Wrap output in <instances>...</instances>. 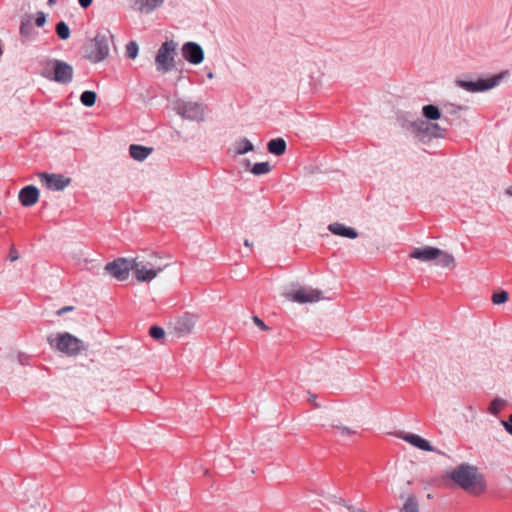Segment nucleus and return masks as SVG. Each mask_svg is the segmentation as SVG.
<instances>
[{"instance_id": "47", "label": "nucleus", "mask_w": 512, "mask_h": 512, "mask_svg": "<svg viewBox=\"0 0 512 512\" xmlns=\"http://www.w3.org/2000/svg\"><path fill=\"white\" fill-rule=\"evenodd\" d=\"M506 194L512 197V187L506 189Z\"/></svg>"}, {"instance_id": "22", "label": "nucleus", "mask_w": 512, "mask_h": 512, "mask_svg": "<svg viewBox=\"0 0 512 512\" xmlns=\"http://www.w3.org/2000/svg\"><path fill=\"white\" fill-rule=\"evenodd\" d=\"M437 264L444 267V268H450L453 269L456 267V261L452 254L441 250V254L438 256Z\"/></svg>"}, {"instance_id": "44", "label": "nucleus", "mask_w": 512, "mask_h": 512, "mask_svg": "<svg viewBox=\"0 0 512 512\" xmlns=\"http://www.w3.org/2000/svg\"><path fill=\"white\" fill-rule=\"evenodd\" d=\"M311 404H313L315 407H318V404L316 403V395L308 392V399Z\"/></svg>"}, {"instance_id": "24", "label": "nucleus", "mask_w": 512, "mask_h": 512, "mask_svg": "<svg viewBox=\"0 0 512 512\" xmlns=\"http://www.w3.org/2000/svg\"><path fill=\"white\" fill-rule=\"evenodd\" d=\"M234 150L237 155H243L253 151L254 146L247 138H242L234 144Z\"/></svg>"}, {"instance_id": "12", "label": "nucleus", "mask_w": 512, "mask_h": 512, "mask_svg": "<svg viewBox=\"0 0 512 512\" xmlns=\"http://www.w3.org/2000/svg\"><path fill=\"white\" fill-rule=\"evenodd\" d=\"M182 57L192 65H199L204 60L202 47L195 42H186L181 48Z\"/></svg>"}, {"instance_id": "31", "label": "nucleus", "mask_w": 512, "mask_h": 512, "mask_svg": "<svg viewBox=\"0 0 512 512\" xmlns=\"http://www.w3.org/2000/svg\"><path fill=\"white\" fill-rule=\"evenodd\" d=\"M325 500L328 502L329 505H339L345 507L346 509L349 505V503L345 499L332 494L326 495Z\"/></svg>"}, {"instance_id": "20", "label": "nucleus", "mask_w": 512, "mask_h": 512, "mask_svg": "<svg viewBox=\"0 0 512 512\" xmlns=\"http://www.w3.org/2000/svg\"><path fill=\"white\" fill-rule=\"evenodd\" d=\"M401 498L404 499V503L399 512H420L419 500L415 494L411 493L405 497L401 496Z\"/></svg>"}, {"instance_id": "50", "label": "nucleus", "mask_w": 512, "mask_h": 512, "mask_svg": "<svg viewBox=\"0 0 512 512\" xmlns=\"http://www.w3.org/2000/svg\"><path fill=\"white\" fill-rule=\"evenodd\" d=\"M55 2H56V0H48V4H49V5H52V4H54Z\"/></svg>"}, {"instance_id": "2", "label": "nucleus", "mask_w": 512, "mask_h": 512, "mask_svg": "<svg viewBox=\"0 0 512 512\" xmlns=\"http://www.w3.org/2000/svg\"><path fill=\"white\" fill-rule=\"evenodd\" d=\"M133 273L137 281L150 282L154 280L166 266L161 265L156 255L137 256L132 258Z\"/></svg>"}, {"instance_id": "16", "label": "nucleus", "mask_w": 512, "mask_h": 512, "mask_svg": "<svg viewBox=\"0 0 512 512\" xmlns=\"http://www.w3.org/2000/svg\"><path fill=\"white\" fill-rule=\"evenodd\" d=\"M400 438L414 447L428 452H434L435 448L424 438L413 433H401Z\"/></svg>"}, {"instance_id": "39", "label": "nucleus", "mask_w": 512, "mask_h": 512, "mask_svg": "<svg viewBox=\"0 0 512 512\" xmlns=\"http://www.w3.org/2000/svg\"><path fill=\"white\" fill-rule=\"evenodd\" d=\"M55 32H70V29L65 21H59L56 24Z\"/></svg>"}, {"instance_id": "36", "label": "nucleus", "mask_w": 512, "mask_h": 512, "mask_svg": "<svg viewBox=\"0 0 512 512\" xmlns=\"http://www.w3.org/2000/svg\"><path fill=\"white\" fill-rule=\"evenodd\" d=\"M334 428L337 430V432L343 436V437H346V436H351L353 434H355L356 432L354 430H352L351 428L347 427V426H343V425H336L334 426Z\"/></svg>"}, {"instance_id": "8", "label": "nucleus", "mask_w": 512, "mask_h": 512, "mask_svg": "<svg viewBox=\"0 0 512 512\" xmlns=\"http://www.w3.org/2000/svg\"><path fill=\"white\" fill-rule=\"evenodd\" d=\"M501 79H502L501 75H496V76H493V77L487 78V79H478L476 81L457 79L455 81V84H456V86H458L468 92L475 93V92H483V91H486V90L496 87L499 84Z\"/></svg>"}, {"instance_id": "49", "label": "nucleus", "mask_w": 512, "mask_h": 512, "mask_svg": "<svg viewBox=\"0 0 512 512\" xmlns=\"http://www.w3.org/2000/svg\"><path fill=\"white\" fill-rule=\"evenodd\" d=\"M207 77H208L209 79H212V78L214 77L213 72H209V73L207 74Z\"/></svg>"}, {"instance_id": "1", "label": "nucleus", "mask_w": 512, "mask_h": 512, "mask_svg": "<svg viewBox=\"0 0 512 512\" xmlns=\"http://www.w3.org/2000/svg\"><path fill=\"white\" fill-rule=\"evenodd\" d=\"M449 478L457 486L471 494L478 495L487 489L485 476L479 472L476 466L468 463H462L455 467L449 473Z\"/></svg>"}, {"instance_id": "6", "label": "nucleus", "mask_w": 512, "mask_h": 512, "mask_svg": "<svg viewBox=\"0 0 512 512\" xmlns=\"http://www.w3.org/2000/svg\"><path fill=\"white\" fill-rule=\"evenodd\" d=\"M287 300L299 304L316 303L321 300H330V297L324 296L323 292L307 286L296 285L284 292Z\"/></svg>"}, {"instance_id": "11", "label": "nucleus", "mask_w": 512, "mask_h": 512, "mask_svg": "<svg viewBox=\"0 0 512 512\" xmlns=\"http://www.w3.org/2000/svg\"><path fill=\"white\" fill-rule=\"evenodd\" d=\"M105 270L119 281L128 279L133 270L132 258H118L105 266Z\"/></svg>"}, {"instance_id": "18", "label": "nucleus", "mask_w": 512, "mask_h": 512, "mask_svg": "<svg viewBox=\"0 0 512 512\" xmlns=\"http://www.w3.org/2000/svg\"><path fill=\"white\" fill-rule=\"evenodd\" d=\"M153 152L152 147L132 144L129 146V154L135 161L142 162L147 159Z\"/></svg>"}, {"instance_id": "17", "label": "nucleus", "mask_w": 512, "mask_h": 512, "mask_svg": "<svg viewBox=\"0 0 512 512\" xmlns=\"http://www.w3.org/2000/svg\"><path fill=\"white\" fill-rule=\"evenodd\" d=\"M328 230L334 235L349 239H355L358 237V232L354 228L348 227L339 222L329 224Z\"/></svg>"}, {"instance_id": "37", "label": "nucleus", "mask_w": 512, "mask_h": 512, "mask_svg": "<svg viewBox=\"0 0 512 512\" xmlns=\"http://www.w3.org/2000/svg\"><path fill=\"white\" fill-rule=\"evenodd\" d=\"M46 20L47 15L44 12L39 11L37 12L36 17L34 18V23L37 27H42L46 23Z\"/></svg>"}, {"instance_id": "30", "label": "nucleus", "mask_w": 512, "mask_h": 512, "mask_svg": "<svg viewBox=\"0 0 512 512\" xmlns=\"http://www.w3.org/2000/svg\"><path fill=\"white\" fill-rule=\"evenodd\" d=\"M34 17L31 14H25L21 19L19 32H29L32 28Z\"/></svg>"}, {"instance_id": "34", "label": "nucleus", "mask_w": 512, "mask_h": 512, "mask_svg": "<svg viewBox=\"0 0 512 512\" xmlns=\"http://www.w3.org/2000/svg\"><path fill=\"white\" fill-rule=\"evenodd\" d=\"M507 300H508V293L506 291H500L498 293H494L492 296V302L495 305L503 304Z\"/></svg>"}, {"instance_id": "41", "label": "nucleus", "mask_w": 512, "mask_h": 512, "mask_svg": "<svg viewBox=\"0 0 512 512\" xmlns=\"http://www.w3.org/2000/svg\"><path fill=\"white\" fill-rule=\"evenodd\" d=\"M9 259L10 261L14 262L19 259V254L14 246H11L9 251Z\"/></svg>"}, {"instance_id": "42", "label": "nucleus", "mask_w": 512, "mask_h": 512, "mask_svg": "<svg viewBox=\"0 0 512 512\" xmlns=\"http://www.w3.org/2000/svg\"><path fill=\"white\" fill-rule=\"evenodd\" d=\"M72 310H73V307H72V306H65V307H63V308L59 309V310L56 312V314H57L58 316H61L62 314L66 313V312H69V311H72Z\"/></svg>"}, {"instance_id": "45", "label": "nucleus", "mask_w": 512, "mask_h": 512, "mask_svg": "<svg viewBox=\"0 0 512 512\" xmlns=\"http://www.w3.org/2000/svg\"><path fill=\"white\" fill-rule=\"evenodd\" d=\"M347 510L350 512H367L364 509L356 508L355 506H353L351 504L348 505Z\"/></svg>"}, {"instance_id": "14", "label": "nucleus", "mask_w": 512, "mask_h": 512, "mask_svg": "<svg viewBox=\"0 0 512 512\" xmlns=\"http://www.w3.org/2000/svg\"><path fill=\"white\" fill-rule=\"evenodd\" d=\"M440 254L441 249L439 248L432 246H423L414 248L409 256L422 262H429L432 260H436Z\"/></svg>"}, {"instance_id": "21", "label": "nucleus", "mask_w": 512, "mask_h": 512, "mask_svg": "<svg viewBox=\"0 0 512 512\" xmlns=\"http://www.w3.org/2000/svg\"><path fill=\"white\" fill-rule=\"evenodd\" d=\"M267 150L273 155L281 156L286 151V142L283 138L272 139L267 144Z\"/></svg>"}, {"instance_id": "46", "label": "nucleus", "mask_w": 512, "mask_h": 512, "mask_svg": "<svg viewBox=\"0 0 512 512\" xmlns=\"http://www.w3.org/2000/svg\"><path fill=\"white\" fill-rule=\"evenodd\" d=\"M61 39L66 40L70 36V34H58Z\"/></svg>"}, {"instance_id": "28", "label": "nucleus", "mask_w": 512, "mask_h": 512, "mask_svg": "<svg viewBox=\"0 0 512 512\" xmlns=\"http://www.w3.org/2000/svg\"><path fill=\"white\" fill-rule=\"evenodd\" d=\"M177 62H176V56H172L171 58H169V60H167L165 63H164V71L163 72H160L161 74H167L171 71H173L174 69L176 70V76H177V79H180L182 76H181V70L179 69H176L177 67Z\"/></svg>"}, {"instance_id": "27", "label": "nucleus", "mask_w": 512, "mask_h": 512, "mask_svg": "<svg viewBox=\"0 0 512 512\" xmlns=\"http://www.w3.org/2000/svg\"><path fill=\"white\" fill-rule=\"evenodd\" d=\"M97 95L94 91H84L80 96L81 103L86 107H91L95 104Z\"/></svg>"}, {"instance_id": "5", "label": "nucleus", "mask_w": 512, "mask_h": 512, "mask_svg": "<svg viewBox=\"0 0 512 512\" xmlns=\"http://www.w3.org/2000/svg\"><path fill=\"white\" fill-rule=\"evenodd\" d=\"M112 36L97 34L83 46V56L92 63H99L109 55V40Z\"/></svg>"}, {"instance_id": "13", "label": "nucleus", "mask_w": 512, "mask_h": 512, "mask_svg": "<svg viewBox=\"0 0 512 512\" xmlns=\"http://www.w3.org/2000/svg\"><path fill=\"white\" fill-rule=\"evenodd\" d=\"M177 44L173 41L164 42L157 51L155 57L156 69L158 72L164 71V63L172 56H177Z\"/></svg>"}, {"instance_id": "10", "label": "nucleus", "mask_w": 512, "mask_h": 512, "mask_svg": "<svg viewBox=\"0 0 512 512\" xmlns=\"http://www.w3.org/2000/svg\"><path fill=\"white\" fill-rule=\"evenodd\" d=\"M40 183L51 191H63L71 184V178L62 174L55 173H39Z\"/></svg>"}, {"instance_id": "19", "label": "nucleus", "mask_w": 512, "mask_h": 512, "mask_svg": "<svg viewBox=\"0 0 512 512\" xmlns=\"http://www.w3.org/2000/svg\"><path fill=\"white\" fill-rule=\"evenodd\" d=\"M165 0H133L134 8L143 14H150L160 6Z\"/></svg>"}, {"instance_id": "4", "label": "nucleus", "mask_w": 512, "mask_h": 512, "mask_svg": "<svg viewBox=\"0 0 512 512\" xmlns=\"http://www.w3.org/2000/svg\"><path fill=\"white\" fill-rule=\"evenodd\" d=\"M73 67L61 60L50 59L44 63L41 75L59 84H69L73 79Z\"/></svg>"}, {"instance_id": "33", "label": "nucleus", "mask_w": 512, "mask_h": 512, "mask_svg": "<svg viewBox=\"0 0 512 512\" xmlns=\"http://www.w3.org/2000/svg\"><path fill=\"white\" fill-rule=\"evenodd\" d=\"M443 109L446 111V113L450 115H455L459 111L464 110L465 107L454 103H445L443 104Z\"/></svg>"}, {"instance_id": "48", "label": "nucleus", "mask_w": 512, "mask_h": 512, "mask_svg": "<svg viewBox=\"0 0 512 512\" xmlns=\"http://www.w3.org/2000/svg\"><path fill=\"white\" fill-rule=\"evenodd\" d=\"M244 245H245L246 247H250V246H251V243L249 242V240H248V239H246V240L244 241Z\"/></svg>"}, {"instance_id": "29", "label": "nucleus", "mask_w": 512, "mask_h": 512, "mask_svg": "<svg viewBox=\"0 0 512 512\" xmlns=\"http://www.w3.org/2000/svg\"><path fill=\"white\" fill-rule=\"evenodd\" d=\"M270 171H271V165L269 164V162L256 163V164H254V166L251 169V172L256 176L267 174Z\"/></svg>"}, {"instance_id": "25", "label": "nucleus", "mask_w": 512, "mask_h": 512, "mask_svg": "<svg viewBox=\"0 0 512 512\" xmlns=\"http://www.w3.org/2000/svg\"><path fill=\"white\" fill-rule=\"evenodd\" d=\"M507 400L503 399V398H500V397H496L494 398L489 407H488V412L491 414V415H498L502 409H504L507 405Z\"/></svg>"}, {"instance_id": "23", "label": "nucleus", "mask_w": 512, "mask_h": 512, "mask_svg": "<svg viewBox=\"0 0 512 512\" xmlns=\"http://www.w3.org/2000/svg\"><path fill=\"white\" fill-rule=\"evenodd\" d=\"M422 114L428 120H438L441 118V110L433 104L423 106Z\"/></svg>"}, {"instance_id": "40", "label": "nucleus", "mask_w": 512, "mask_h": 512, "mask_svg": "<svg viewBox=\"0 0 512 512\" xmlns=\"http://www.w3.org/2000/svg\"><path fill=\"white\" fill-rule=\"evenodd\" d=\"M252 320L255 323V325H257L260 329L264 331L269 330V327L258 316H253Z\"/></svg>"}, {"instance_id": "32", "label": "nucleus", "mask_w": 512, "mask_h": 512, "mask_svg": "<svg viewBox=\"0 0 512 512\" xmlns=\"http://www.w3.org/2000/svg\"><path fill=\"white\" fill-rule=\"evenodd\" d=\"M139 47L135 41H131L126 45V56L135 59L138 55Z\"/></svg>"}, {"instance_id": "15", "label": "nucleus", "mask_w": 512, "mask_h": 512, "mask_svg": "<svg viewBox=\"0 0 512 512\" xmlns=\"http://www.w3.org/2000/svg\"><path fill=\"white\" fill-rule=\"evenodd\" d=\"M39 189L34 185H28L19 192L18 199L24 207H31L39 200Z\"/></svg>"}, {"instance_id": "35", "label": "nucleus", "mask_w": 512, "mask_h": 512, "mask_svg": "<svg viewBox=\"0 0 512 512\" xmlns=\"http://www.w3.org/2000/svg\"><path fill=\"white\" fill-rule=\"evenodd\" d=\"M149 334L152 338L156 339V340H160L162 338H164L165 336V331L163 328L159 327V326H152L149 330Z\"/></svg>"}, {"instance_id": "3", "label": "nucleus", "mask_w": 512, "mask_h": 512, "mask_svg": "<svg viewBox=\"0 0 512 512\" xmlns=\"http://www.w3.org/2000/svg\"><path fill=\"white\" fill-rule=\"evenodd\" d=\"M47 341L52 348L67 356H77L85 349L83 341L68 332L51 334Z\"/></svg>"}, {"instance_id": "43", "label": "nucleus", "mask_w": 512, "mask_h": 512, "mask_svg": "<svg viewBox=\"0 0 512 512\" xmlns=\"http://www.w3.org/2000/svg\"><path fill=\"white\" fill-rule=\"evenodd\" d=\"M92 2L93 0H78V3L82 8H88Z\"/></svg>"}, {"instance_id": "38", "label": "nucleus", "mask_w": 512, "mask_h": 512, "mask_svg": "<svg viewBox=\"0 0 512 512\" xmlns=\"http://www.w3.org/2000/svg\"><path fill=\"white\" fill-rule=\"evenodd\" d=\"M500 424L510 435H512V414L509 416L508 420H500Z\"/></svg>"}, {"instance_id": "26", "label": "nucleus", "mask_w": 512, "mask_h": 512, "mask_svg": "<svg viewBox=\"0 0 512 512\" xmlns=\"http://www.w3.org/2000/svg\"><path fill=\"white\" fill-rule=\"evenodd\" d=\"M446 129L440 127L438 124H427L425 132L436 138H443L446 134Z\"/></svg>"}, {"instance_id": "7", "label": "nucleus", "mask_w": 512, "mask_h": 512, "mask_svg": "<svg viewBox=\"0 0 512 512\" xmlns=\"http://www.w3.org/2000/svg\"><path fill=\"white\" fill-rule=\"evenodd\" d=\"M174 110L188 121L202 122L205 120V106L199 102L178 99L174 102Z\"/></svg>"}, {"instance_id": "9", "label": "nucleus", "mask_w": 512, "mask_h": 512, "mask_svg": "<svg viewBox=\"0 0 512 512\" xmlns=\"http://www.w3.org/2000/svg\"><path fill=\"white\" fill-rule=\"evenodd\" d=\"M197 320L196 314L186 312L171 323L173 332L179 338L186 337L194 331Z\"/></svg>"}]
</instances>
